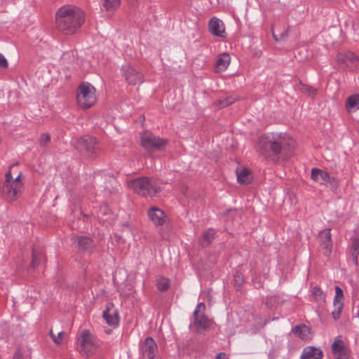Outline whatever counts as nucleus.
<instances>
[{"label": "nucleus", "instance_id": "f257e3e1", "mask_svg": "<svg viewBox=\"0 0 359 359\" xmlns=\"http://www.w3.org/2000/svg\"><path fill=\"white\" fill-rule=\"evenodd\" d=\"M294 149V142L290 137L269 133L262 135L257 142L256 149L260 155L266 158L276 161L279 155L287 159Z\"/></svg>", "mask_w": 359, "mask_h": 359}, {"label": "nucleus", "instance_id": "f03ea898", "mask_svg": "<svg viewBox=\"0 0 359 359\" xmlns=\"http://www.w3.org/2000/svg\"><path fill=\"white\" fill-rule=\"evenodd\" d=\"M84 12L76 7L65 6L56 13L57 28L65 34H74L84 22Z\"/></svg>", "mask_w": 359, "mask_h": 359}, {"label": "nucleus", "instance_id": "7ed1b4c3", "mask_svg": "<svg viewBox=\"0 0 359 359\" xmlns=\"http://www.w3.org/2000/svg\"><path fill=\"white\" fill-rule=\"evenodd\" d=\"M22 177V172L18 164L11 165L5 173V180L1 191L6 201L12 203L22 196L25 189Z\"/></svg>", "mask_w": 359, "mask_h": 359}, {"label": "nucleus", "instance_id": "20e7f679", "mask_svg": "<svg viewBox=\"0 0 359 359\" xmlns=\"http://www.w3.org/2000/svg\"><path fill=\"white\" fill-rule=\"evenodd\" d=\"M99 347L96 338L88 330H82L76 341L78 351L85 357L93 355Z\"/></svg>", "mask_w": 359, "mask_h": 359}, {"label": "nucleus", "instance_id": "39448f33", "mask_svg": "<svg viewBox=\"0 0 359 359\" xmlns=\"http://www.w3.org/2000/svg\"><path fill=\"white\" fill-rule=\"evenodd\" d=\"M96 90L89 83H81L76 91V101L79 106L83 109H88L97 102Z\"/></svg>", "mask_w": 359, "mask_h": 359}, {"label": "nucleus", "instance_id": "423d86ee", "mask_svg": "<svg viewBox=\"0 0 359 359\" xmlns=\"http://www.w3.org/2000/svg\"><path fill=\"white\" fill-rule=\"evenodd\" d=\"M128 187L135 193L143 196H154L158 191V188L153 182L147 177H140L128 182Z\"/></svg>", "mask_w": 359, "mask_h": 359}, {"label": "nucleus", "instance_id": "0eeeda50", "mask_svg": "<svg viewBox=\"0 0 359 359\" xmlns=\"http://www.w3.org/2000/svg\"><path fill=\"white\" fill-rule=\"evenodd\" d=\"M168 144L166 139L155 136L149 131L140 134V144L147 151L162 150Z\"/></svg>", "mask_w": 359, "mask_h": 359}, {"label": "nucleus", "instance_id": "6e6552de", "mask_svg": "<svg viewBox=\"0 0 359 359\" xmlns=\"http://www.w3.org/2000/svg\"><path fill=\"white\" fill-rule=\"evenodd\" d=\"M76 147L84 155L90 158L97 156L100 151L97 139L89 135L81 137L77 141Z\"/></svg>", "mask_w": 359, "mask_h": 359}, {"label": "nucleus", "instance_id": "1a4fd4ad", "mask_svg": "<svg viewBox=\"0 0 359 359\" xmlns=\"http://www.w3.org/2000/svg\"><path fill=\"white\" fill-rule=\"evenodd\" d=\"M205 306L204 303L201 302L198 304L194 312L193 326L197 332L208 330L212 325L211 320L205 315Z\"/></svg>", "mask_w": 359, "mask_h": 359}, {"label": "nucleus", "instance_id": "9d476101", "mask_svg": "<svg viewBox=\"0 0 359 359\" xmlns=\"http://www.w3.org/2000/svg\"><path fill=\"white\" fill-rule=\"evenodd\" d=\"M121 71L126 81L130 85L135 86L144 82L143 74L130 64L123 65Z\"/></svg>", "mask_w": 359, "mask_h": 359}, {"label": "nucleus", "instance_id": "9b49d317", "mask_svg": "<svg viewBox=\"0 0 359 359\" xmlns=\"http://www.w3.org/2000/svg\"><path fill=\"white\" fill-rule=\"evenodd\" d=\"M337 65L342 69L357 67L359 65V58L352 52L339 53L336 57Z\"/></svg>", "mask_w": 359, "mask_h": 359}, {"label": "nucleus", "instance_id": "f8f14e48", "mask_svg": "<svg viewBox=\"0 0 359 359\" xmlns=\"http://www.w3.org/2000/svg\"><path fill=\"white\" fill-rule=\"evenodd\" d=\"M311 178L320 184H330L333 187H337L339 181L336 177H331L325 170L318 168H313L311 173Z\"/></svg>", "mask_w": 359, "mask_h": 359}, {"label": "nucleus", "instance_id": "ddd939ff", "mask_svg": "<svg viewBox=\"0 0 359 359\" xmlns=\"http://www.w3.org/2000/svg\"><path fill=\"white\" fill-rule=\"evenodd\" d=\"M318 239L320 251L324 256L329 257L332 250L331 229H325L320 231Z\"/></svg>", "mask_w": 359, "mask_h": 359}, {"label": "nucleus", "instance_id": "4468645a", "mask_svg": "<svg viewBox=\"0 0 359 359\" xmlns=\"http://www.w3.org/2000/svg\"><path fill=\"white\" fill-rule=\"evenodd\" d=\"M141 351L144 359H157V345L151 337H147L141 346Z\"/></svg>", "mask_w": 359, "mask_h": 359}, {"label": "nucleus", "instance_id": "2eb2a0df", "mask_svg": "<svg viewBox=\"0 0 359 359\" xmlns=\"http://www.w3.org/2000/svg\"><path fill=\"white\" fill-rule=\"evenodd\" d=\"M332 351L337 359H348L349 351L344 341L337 337L332 345Z\"/></svg>", "mask_w": 359, "mask_h": 359}, {"label": "nucleus", "instance_id": "dca6fc26", "mask_svg": "<svg viewBox=\"0 0 359 359\" xmlns=\"http://www.w3.org/2000/svg\"><path fill=\"white\" fill-rule=\"evenodd\" d=\"M102 316L109 326L116 327L118 324V313L113 304L109 303L107 304Z\"/></svg>", "mask_w": 359, "mask_h": 359}, {"label": "nucleus", "instance_id": "f3484780", "mask_svg": "<svg viewBox=\"0 0 359 359\" xmlns=\"http://www.w3.org/2000/svg\"><path fill=\"white\" fill-rule=\"evenodd\" d=\"M74 241L77 243L76 248L79 253H91L93 248V241L87 236H79L73 238Z\"/></svg>", "mask_w": 359, "mask_h": 359}, {"label": "nucleus", "instance_id": "a211bd4d", "mask_svg": "<svg viewBox=\"0 0 359 359\" xmlns=\"http://www.w3.org/2000/svg\"><path fill=\"white\" fill-rule=\"evenodd\" d=\"M208 27L213 35L222 38L226 36L224 25L221 20L215 17L212 18L209 22Z\"/></svg>", "mask_w": 359, "mask_h": 359}, {"label": "nucleus", "instance_id": "6ab92c4d", "mask_svg": "<svg viewBox=\"0 0 359 359\" xmlns=\"http://www.w3.org/2000/svg\"><path fill=\"white\" fill-rule=\"evenodd\" d=\"M147 215L156 226L163 225L167 219L164 212L158 208H151L148 210Z\"/></svg>", "mask_w": 359, "mask_h": 359}, {"label": "nucleus", "instance_id": "aec40b11", "mask_svg": "<svg viewBox=\"0 0 359 359\" xmlns=\"http://www.w3.org/2000/svg\"><path fill=\"white\" fill-rule=\"evenodd\" d=\"M231 62V57L228 53H222L218 55L215 62V72H224Z\"/></svg>", "mask_w": 359, "mask_h": 359}, {"label": "nucleus", "instance_id": "412c9836", "mask_svg": "<svg viewBox=\"0 0 359 359\" xmlns=\"http://www.w3.org/2000/svg\"><path fill=\"white\" fill-rule=\"evenodd\" d=\"M323 351L313 346H307L304 348L301 355L302 359H321L323 358Z\"/></svg>", "mask_w": 359, "mask_h": 359}, {"label": "nucleus", "instance_id": "4be33fe9", "mask_svg": "<svg viewBox=\"0 0 359 359\" xmlns=\"http://www.w3.org/2000/svg\"><path fill=\"white\" fill-rule=\"evenodd\" d=\"M293 333L302 340H309L312 338L311 328L305 325H297L292 329Z\"/></svg>", "mask_w": 359, "mask_h": 359}, {"label": "nucleus", "instance_id": "5701e85b", "mask_svg": "<svg viewBox=\"0 0 359 359\" xmlns=\"http://www.w3.org/2000/svg\"><path fill=\"white\" fill-rule=\"evenodd\" d=\"M121 5V0H102V8L109 14L112 15Z\"/></svg>", "mask_w": 359, "mask_h": 359}, {"label": "nucleus", "instance_id": "b1692460", "mask_svg": "<svg viewBox=\"0 0 359 359\" xmlns=\"http://www.w3.org/2000/svg\"><path fill=\"white\" fill-rule=\"evenodd\" d=\"M236 174L238 181L241 184H249L252 180V175L247 168H241L240 170H237Z\"/></svg>", "mask_w": 359, "mask_h": 359}, {"label": "nucleus", "instance_id": "393cba45", "mask_svg": "<svg viewBox=\"0 0 359 359\" xmlns=\"http://www.w3.org/2000/svg\"><path fill=\"white\" fill-rule=\"evenodd\" d=\"M346 107L347 110L351 112L359 109V95L350 96L346 101Z\"/></svg>", "mask_w": 359, "mask_h": 359}, {"label": "nucleus", "instance_id": "a878e982", "mask_svg": "<svg viewBox=\"0 0 359 359\" xmlns=\"http://www.w3.org/2000/svg\"><path fill=\"white\" fill-rule=\"evenodd\" d=\"M215 231L213 229H208L200 239V243L202 246L208 245L215 238Z\"/></svg>", "mask_w": 359, "mask_h": 359}, {"label": "nucleus", "instance_id": "bb28decb", "mask_svg": "<svg viewBox=\"0 0 359 359\" xmlns=\"http://www.w3.org/2000/svg\"><path fill=\"white\" fill-rule=\"evenodd\" d=\"M156 284L160 291H165L169 288L170 281L168 278L161 276L156 278Z\"/></svg>", "mask_w": 359, "mask_h": 359}, {"label": "nucleus", "instance_id": "cd10ccee", "mask_svg": "<svg viewBox=\"0 0 359 359\" xmlns=\"http://www.w3.org/2000/svg\"><path fill=\"white\" fill-rule=\"evenodd\" d=\"M335 296L333 301V305L342 304L344 306V293L339 286H335Z\"/></svg>", "mask_w": 359, "mask_h": 359}, {"label": "nucleus", "instance_id": "c85d7f7f", "mask_svg": "<svg viewBox=\"0 0 359 359\" xmlns=\"http://www.w3.org/2000/svg\"><path fill=\"white\" fill-rule=\"evenodd\" d=\"M65 334V332L63 331L58 332L57 334H55L53 330L50 331V337L52 338L54 343L57 345L62 344Z\"/></svg>", "mask_w": 359, "mask_h": 359}, {"label": "nucleus", "instance_id": "c756f323", "mask_svg": "<svg viewBox=\"0 0 359 359\" xmlns=\"http://www.w3.org/2000/svg\"><path fill=\"white\" fill-rule=\"evenodd\" d=\"M312 294L316 301H323L325 299V294L323 291L318 287H314L312 290Z\"/></svg>", "mask_w": 359, "mask_h": 359}, {"label": "nucleus", "instance_id": "7c9ffc66", "mask_svg": "<svg viewBox=\"0 0 359 359\" xmlns=\"http://www.w3.org/2000/svg\"><path fill=\"white\" fill-rule=\"evenodd\" d=\"M352 248L353 250V259L357 264V259L359 255V238L355 239L352 243Z\"/></svg>", "mask_w": 359, "mask_h": 359}, {"label": "nucleus", "instance_id": "2f4dec72", "mask_svg": "<svg viewBox=\"0 0 359 359\" xmlns=\"http://www.w3.org/2000/svg\"><path fill=\"white\" fill-rule=\"evenodd\" d=\"M235 102V99L231 96L226 97L224 99H221L218 101L219 107H226L231 104Z\"/></svg>", "mask_w": 359, "mask_h": 359}, {"label": "nucleus", "instance_id": "473e14b6", "mask_svg": "<svg viewBox=\"0 0 359 359\" xmlns=\"http://www.w3.org/2000/svg\"><path fill=\"white\" fill-rule=\"evenodd\" d=\"M343 307L344 306H342V304L334 305V310L332 312V315L335 320L340 318Z\"/></svg>", "mask_w": 359, "mask_h": 359}, {"label": "nucleus", "instance_id": "72a5a7b5", "mask_svg": "<svg viewBox=\"0 0 359 359\" xmlns=\"http://www.w3.org/2000/svg\"><path fill=\"white\" fill-rule=\"evenodd\" d=\"M41 257V255L36 253L34 250L32 251V267L34 268L39 264Z\"/></svg>", "mask_w": 359, "mask_h": 359}, {"label": "nucleus", "instance_id": "f704fd0d", "mask_svg": "<svg viewBox=\"0 0 359 359\" xmlns=\"http://www.w3.org/2000/svg\"><path fill=\"white\" fill-rule=\"evenodd\" d=\"M50 135L48 134L43 133L40 137L39 144L41 147H45L50 142Z\"/></svg>", "mask_w": 359, "mask_h": 359}, {"label": "nucleus", "instance_id": "c9c22d12", "mask_svg": "<svg viewBox=\"0 0 359 359\" xmlns=\"http://www.w3.org/2000/svg\"><path fill=\"white\" fill-rule=\"evenodd\" d=\"M8 67V61L6 57L0 53V68H6Z\"/></svg>", "mask_w": 359, "mask_h": 359}, {"label": "nucleus", "instance_id": "e433bc0d", "mask_svg": "<svg viewBox=\"0 0 359 359\" xmlns=\"http://www.w3.org/2000/svg\"><path fill=\"white\" fill-rule=\"evenodd\" d=\"M287 34H288L287 29L285 30L283 33H282L280 36V41L284 39L287 36Z\"/></svg>", "mask_w": 359, "mask_h": 359}, {"label": "nucleus", "instance_id": "4c0bfd02", "mask_svg": "<svg viewBox=\"0 0 359 359\" xmlns=\"http://www.w3.org/2000/svg\"><path fill=\"white\" fill-rule=\"evenodd\" d=\"M224 353H219V354L216 356L215 359H224Z\"/></svg>", "mask_w": 359, "mask_h": 359}, {"label": "nucleus", "instance_id": "58836bf2", "mask_svg": "<svg viewBox=\"0 0 359 359\" xmlns=\"http://www.w3.org/2000/svg\"><path fill=\"white\" fill-rule=\"evenodd\" d=\"M273 38L276 41H280V39L278 38L273 32Z\"/></svg>", "mask_w": 359, "mask_h": 359}, {"label": "nucleus", "instance_id": "ea45409f", "mask_svg": "<svg viewBox=\"0 0 359 359\" xmlns=\"http://www.w3.org/2000/svg\"><path fill=\"white\" fill-rule=\"evenodd\" d=\"M235 278H236L237 281H243V277L240 274H238L236 276H235Z\"/></svg>", "mask_w": 359, "mask_h": 359}, {"label": "nucleus", "instance_id": "a19ab883", "mask_svg": "<svg viewBox=\"0 0 359 359\" xmlns=\"http://www.w3.org/2000/svg\"><path fill=\"white\" fill-rule=\"evenodd\" d=\"M316 93V90L313 89V88H311L309 90V94L310 95H314Z\"/></svg>", "mask_w": 359, "mask_h": 359}, {"label": "nucleus", "instance_id": "79ce46f5", "mask_svg": "<svg viewBox=\"0 0 359 359\" xmlns=\"http://www.w3.org/2000/svg\"><path fill=\"white\" fill-rule=\"evenodd\" d=\"M21 357V355L20 354V353H17L15 355V358H20Z\"/></svg>", "mask_w": 359, "mask_h": 359}, {"label": "nucleus", "instance_id": "37998d69", "mask_svg": "<svg viewBox=\"0 0 359 359\" xmlns=\"http://www.w3.org/2000/svg\"><path fill=\"white\" fill-rule=\"evenodd\" d=\"M357 316L359 318V310L358 311Z\"/></svg>", "mask_w": 359, "mask_h": 359}]
</instances>
